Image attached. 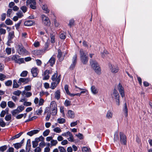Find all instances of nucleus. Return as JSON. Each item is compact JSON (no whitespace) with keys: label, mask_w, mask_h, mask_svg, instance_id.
<instances>
[{"label":"nucleus","mask_w":152,"mask_h":152,"mask_svg":"<svg viewBox=\"0 0 152 152\" xmlns=\"http://www.w3.org/2000/svg\"><path fill=\"white\" fill-rule=\"evenodd\" d=\"M56 73H55L54 74H53L51 77V80H52L53 81H55L56 78L57 77V76H58V74H57V71H56Z\"/></svg>","instance_id":"nucleus-46"},{"label":"nucleus","mask_w":152,"mask_h":152,"mask_svg":"<svg viewBox=\"0 0 152 152\" xmlns=\"http://www.w3.org/2000/svg\"><path fill=\"white\" fill-rule=\"evenodd\" d=\"M19 56L17 55H15L13 56L12 58V59L14 60L15 62L16 63H18V59Z\"/></svg>","instance_id":"nucleus-26"},{"label":"nucleus","mask_w":152,"mask_h":152,"mask_svg":"<svg viewBox=\"0 0 152 152\" xmlns=\"http://www.w3.org/2000/svg\"><path fill=\"white\" fill-rule=\"evenodd\" d=\"M30 81V78L29 77L20 78L18 81V83L21 85L22 83L24 84H27Z\"/></svg>","instance_id":"nucleus-6"},{"label":"nucleus","mask_w":152,"mask_h":152,"mask_svg":"<svg viewBox=\"0 0 152 152\" xmlns=\"http://www.w3.org/2000/svg\"><path fill=\"white\" fill-rule=\"evenodd\" d=\"M50 132V130L49 129H47L43 132V135L44 137L47 136L49 134Z\"/></svg>","instance_id":"nucleus-41"},{"label":"nucleus","mask_w":152,"mask_h":152,"mask_svg":"<svg viewBox=\"0 0 152 152\" xmlns=\"http://www.w3.org/2000/svg\"><path fill=\"white\" fill-rule=\"evenodd\" d=\"M119 138L118 133L116 132L114 135V142L117 141L119 140Z\"/></svg>","instance_id":"nucleus-36"},{"label":"nucleus","mask_w":152,"mask_h":152,"mask_svg":"<svg viewBox=\"0 0 152 152\" xmlns=\"http://www.w3.org/2000/svg\"><path fill=\"white\" fill-rule=\"evenodd\" d=\"M12 12V10L9 9L7 11V15L8 17H10V15Z\"/></svg>","instance_id":"nucleus-58"},{"label":"nucleus","mask_w":152,"mask_h":152,"mask_svg":"<svg viewBox=\"0 0 152 152\" xmlns=\"http://www.w3.org/2000/svg\"><path fill=\"white\" fill-rule=\"evenodd\" d=\"M16 15L19 18H21L23 16V13L21 10H19L18 12L16 13Z\"/></svg>","instance_id":"nucleus-34"},{"label":"nucleus","mask_w":152,"mask_h":152,"mask_svg":"<svg viewBox=\"0 0 152 152\" xmlns=\"http://www.w3.org/2000/svg\"><path fill=\"white\" fill-rule=\"evenodd\" d=\"M14 36V32L13 31L9 32L8 34V39L9 40H12Z\"/></svg>","instance_id":"nucleus-21"},{"label":"nucleus","mask_w":152,"mask_h":152,"mask_svg":"<svg viewBox=\"0 0 152 152\" xmlns=\"http://www.w3.org/2000/svg\"><path fill=\"white\" fill-rule=\"evenodd\" d=\"M12 84V81L11 80H9L5 83V84L6 86H11Z\"/></svg>","instance_id":"nucleus-35"},{"label":"nucleus","mask_w":152,"mask_h":152,"mask_svg":"<svg viewBox=\"0 0 152 152\" xmlns=\"http://www.w3.org/2000/svg\"><path fill=\"white\" fill-rule=\"evenodd\" d=\"M24 24L26 26H31L34 25L35 22L34 20H28L24 22Z\"/></svg>","instance_id":"nucleus-9"},{"label":"nucleus","mask_w":152,"mask_h":152,"mask_svg":"<svg viewBox=\"0 0 152 152\" xmlns=\"http://www.w3.org/2000/svg\"><path fill=\"white\" fill-rule=\"evenodd\" d=\"M39 131V130L38 129L33 130L27 132V134L31 137L34 134L38 133Z\"/></svg>","instance_id":"nucleus-10"},{"label":"nucleus","mask_w":152,"mask_h":152,"mask_svg":"<svg viewBox=\"0 0 152 152\" xmlns=\"http://www.w3.org/2000/svg\"><path fill=\"white\" fill-rule=\"evenodd\" d=\"M34 152H40L41 151V149L39 147L36 148L34 150Z\"/></svg>","instance_id":"nucleus-64"},{"label":"nucleus","mask_w":152,"mask_h":152,"mask_svg":"<svg viewBox=\"0 0 152 152\" xmlns=\"http://www.w3.org/2000/svg\"><path fill=\"white\" fill-rule=\"evenodd\" d=\"M37 67L32 68L31 70V73L32 74V76L34 77H36L38 75L37 72Z\"/></svg>","instance_id":"nucleus-12"},{"label":"nucleus","mask_w":152,"mask_h":152,"mask_svg":"<svg viewBox=\"0 0 152 152\" xmlns=\"http://www.w3.org/2000/svg\"><path fill=\"white\" fill-rule=\"evenodd\" d=\"M13 145L15 148L18 149L20 148L22 146L19 142H17L13 144Z\"/></svg>","instance_id":"nucleus-27"},{"label":"nucleus","mask_w":152,"mask_h":152,"mask_svg":"<svg viewBox=\"0 0 152 152\" xmlns=\"http://www.w3.org/2000/svg\"><path fill=\"white\" fill-rule=\"evenodd\" d=\"M18 111V109H16L12 111L11 112V113L13 115H14L17 113H19Z\"/></svg>","instance_id":"nucleus-55"},{"label":"nucleus","mask_w":152,"mask_h":152,"mask_svg":"<svg viewBox=\"0 0 152 152\" xmlns=\"http://www.w3.org/2000/svg\"><path fill=\"white\" fill-rule=\"evenodd\" d=\"M5 23L7 25H11L13 24V22L10 18L7 19L5 21Z\"/></svg>","instance_id":"nucleus-25"},{"label":"nucleus","mask_w":152,"mask_h":152,"mask_svg":"<svg viewBox=\"0 0 152 152\" xmlns=\"http://www.w3.org/2000/svg\"><path fill=\"white\" fill-rule=\"evenodd\" d=\"M51 145L52 146H55L58 143V142L56 140H52L51 141Z\"/></svg>","instance_id":"nucleus-51"},{"label":"nucleus","mask_w":152,"mask_h":152,"mask_svg":"<svg viewBox=\"0 0 152 152\" xmlns=\"http://www.w3.org/2000/svg\"><path fill=\"white\" fill-rule=\"evenodd\" d=\"M56 61V59L55 58L52 56L48 61L47 63H50L51 66H53V65L55 64Z\"/></svg>","instance_id":"nucleus-14"},{"label":"nucleus","mask_w":152,"mask_h":152,"mask_svg":"<svg viewBox=\"0 0 152 152\" xmlns=\"http://www.w3.org/2000/svg\"><path fill=\"white\" fill-rule=\"evenodd\" d=\"M90 64L92 68L94 70L95 72L97 74L101 73V69L97 62L95 60L90 59Z\"/></svg>","instance_id":"nucleus-1"},{"label":"nucleus","mask_w":152,"mask_h":152,"mask_svg":"<svg viewBox=\"0 0 152 152\" xmlns=\"http://www.w3.org/2000/svg\"><path fill=\"white\" fill-rule=\"evenodd\" d=\"M24 106L23 105H20L18 106L17 109H19L18 112L20 113V112H21L24 109Z\"/></svg>","instance_id":"nucleus-49"},{"label":"nucleus","mask_w":152,"mask_h":152,"mask_svg":"<svg viewBox=\"0 0 152 152\" xmlns=\"http://www.w3.org/2000/svg\"><path fill=\"white\" fill-rule=\"evenodd\" d=\"M6 33V30L3 28H0V35L5 34Z\"/></svg>","instance_id":"nucleus-63"},{"label":"nucleus","mask_w":152,"mask_h":152,"mask_svg":"<svg viewBox=\"0 0 152 152\" xmlns=\"http://www.w3.org/2000/svg\"><path fill=\"white\" fill-rule=\"evenodd\" d=\"M118 88L121 97H124L125 96L124 91L123 87L120 83H119L118 85Z\"/></svg>","instance_id":"nucleus-8"},{"label":"nucleus","mask_w":152,"mask_h":152,"mask_svg":"<svg viewBox=\"0 0 152 152\" xmlns=\"http://www.w3.org/2000/svg\"><path fill=\"white\" fill-rule=\"evenodd\" d=\"M67 116L69 118H73L75 117L74 112L71 110H69L68 111Z\"/></svg>","instance_id":"nucleus-15"},{"label":"nucleus","mask_w":152,"mask_h":152,"mask_svg":"<svg viewBox=\"0 0 152 152\" xmlns=\"http://www.w3.org/2000/svg\"><path fill=\"white\" fill-rule=\"evenodd\" d=\"M80 53L81 62L83 64H86L88 60V57L87 56V53L83 51L82 49H81L80 51Z\"/></svg>","instance_id":"nucleus-2"},{"label":"nucleus","mask_w":152,"mask_h":152,"mask_svg":"<svg viewBox=\"0 0 152 152\" xmlns=\"http://www.w3.org/2000/svg\"><path fill=\"white\" fill-rule=\"evenodd\" d=\"M120 140L121 144L126 145L127 143V138L125 134L122 132H120Z\"/></svg>","instance_id":"nucleus-4"},{"label":"nucleus","mask_w":152,"mask_h":152,"mask_svg":"<svg viewBox=\"0 0 152 152\" xmlns=\"http://www.w3.org/2000/svg\"><path fill=\"white\" fill-rule=\"evenodd\" d=\"M11 115L10 114L6 115L5 117V119L6 121H8L10 120L11 119Z\"/></svg>","instance_id":"nucleus-44"},{"label":"nucleus","mask_w":152,"mask_h":152,"mask_svg":"<svg viewBox=\"0 0 152 152\" xmlns=\"http://www.w3.org/2000/svg\"><path fill=\"white\" fill-rule=\"evenodd\" d=\"M42 9L45 13H48L50 12V10L48 9V7L46 4L43 5L42 6Z\"/></svg>","instance_id":"nucleus-19"},{"label":"nucleus","mask_w":152,"mask_h":152,"mask_svg":"<svg viewBox=\"0 0 152 152\" xmlns=\"http://www.w3.org/2000/svg\"><path fill=\"white\" fill-rule=\"evenodd\" d=\"M77 60V55L75 54L73 57L72 59V63L76 64Z\"/></svg>","instance_id":"nucleus-20"},{"label":"nucleus","mask_w":152,"mask_h":152,"mask_svg":"<svg viewBox=\"0 0 152 152\" xmlns=\"http://www.w3.org/2000/svg\"><path fill=\"white\" fill-rule=\"evenodd\" d=\"M59 37L61 39H64L66 38V35L63 33H61L59 35Z\"/></svg>","instance_id":"nucleus-53"},{"label":"nucleus","mask_w":152,"mask_h":152,"mask_svg":"<svg viewBox=\"0 0 152 152\" xmlns=\"http://www.w3.org/2000/svg\"><path fill=\"white\" fill-rule=\"evenodd\" d=\"M33 53L35 55L39 56L43 53L42 50H36L33 51Z\"/></svg>","instance_id":"nucleus-13"},{"label":"nucleus","mask_w":152,"mask_h":152,"mask_svg":"<svg viewBox=\"0 0 152 152\" xmlns=\"http://www.w3.org/2000/svg\"><path fill=\"white\" fill-rule=\"evenodd\" d=\"M36 3L35 0H27L26 1V4L27 5H28L31 4Z\"/></svg>","instance_id":"nucleus-50"},{"label":"nucleus","mask_w":152,"mask_h":152,"mask_svg":"<svg viewBox=\"0 0 152 152\" xmlns=\"http://www.w3.org/2000/svg\"><path fill=\"white\" fill-rule=\"evenodd\" d=\"M58 148L60 152H66V149L63 147L59 146Z\"/></svg>","instance_id":"nucleus-54"},{"label":"nucleus","mask_w":152,"mask_h":152,"mask_svg":"<svg viewBox=\"0 0 152 152\" xmlns=\"http://www.w3.org/2000/svg\"><path fill=\"white\" fill-rule=\"evenodd\" d=\"M21 93V91L19 90L15 91L13 92V94L15 95L19 96Z\"/></svg>","instance_id":"nucleus-38"},{"label":"nucleus","mask_w":152,"mask_h":152,"mask_svg":"<svg viewBox=\"0 0 152 152\" xmlns=\"http://www.w3.org/2000/svg\"><path fill=\"white\" fill-rule=\"evenodd\" d=\"M112 113L110 112V110H108L107 112V113L106 114L107 117L109 119L112 118Z\"/></svg>","instance_id":"nucleus-43"},{"label":"nucleus","mask_w":152,"mask_h":152,"mask_svg":"<svg viewBox=\"0 0 152 152\" xmlns=\"http://www.w3.org/2000/svg\"><path fill=\"white\" fill-rule=\"evenodd\" d=\"M55 97L57 100H58L60 98V92L59 90H57L55 93Z\"/></svg>","instance_id":"nucleus-17"},{"label":"nucleus","mask_w":152,"mask_h":152,"mask_svg":"<svg viewBox=\"0 0 152 152\" xmlns=\"http://www.w3.org/2000/svg\"><path fill=\"white\" fill-rule=\"evenodd\" d=\"M51 113H48L45 119L47 121H49L51 117Z\"/></svg>","instance_id":"nucleus-60"},{"label":"nucleus","mask_w":152,"mask_h":152,"mask_svg":"<svg viewBox=\"0 0 152 152\" xmlns=\"http://www.w3.org/2000/svg\"><path fill=\"white\" fill-rule=\"evenodd\" d=\"M42 18L43 23L45 25L48 26L50 25V23L48 17L44 15H42Z\"/></svg>","instance_id":"nucleus-5"},{"label":"nucleus","mask_w":152,"mask_h":152,"mask_svg":"<svg viewBox=\"0 0 152 152\" xmlns=\"http://www.w3.org/2000/svg\"><path fill=\"white\" fill-rule=\"evenodd\" d=\"M71 102L67 99H66L65 101L64 104L65 106L68 107L70 105Z\"/></svg>","instance_id":"nucleus-42"},{"label":"nucleus","mask_w":152,"mask_h":152,"mask_svg":"<svg viewBox=\"0 0 152 152\" xmlns=\"http://www.w3.org/2000/svg\"><path fill=\"white\" fill-rule=\"evenodd\" d=\"M17 80L15 79L13 80V88H18L20 84H18Z\"/></svg>","instance_id":"nucleus-22"},{"label":"nucleus","mask_w":152,"mask_h":152,"mask_svg":"<svg viewBox=\"0 0 152 152\" xmlns=\"http://www.w3.org/2000/svg\"><path fill=\"white\" fill-rule=\"evenodd\" d=\"M64 88L65 91L66 92V93L67 94H68L70 92L68 89V85H66L64 87Z\"/></svg>","instance_id":"nucleus-56"},{"label":"nucleus","mask_w":152,"mask_h":152,"mask_svg":"<svg viewBox=\"0 0 152 152\" xmlns=\"http://www.w3.org/2000/svg\"><path fill=\"white\" fill-rule=\"evenodd\" d=\"M30 5V7L33 10H35L37 8L36 6V3H34L31 4Z\"/></svg>","instance_id":"nucleus-31"},{"label":"nucleus","mask_w":152,"mask_h":152,"mask_svg":"<svg viewBox=\"0 0 152 152\" xmlns=\"http://www.w3.org/2000/svg\"><path fill=\"white\" fill-rule=\"evenodd\" d=\"M51 114H52V115L54 116L57 114V109H51Z\"/></svg>","instance_id":"nucleus-39"},{"label":"nucleus","mask_w":152,"mask_h":152,"mask_svg":"<svg viewBox=\"0 0 152 152\" xmlns=\"http://www.w3.org/2000/svg\"><path fill=\"white\" fill-rule=\"evenodd\" d=\"M51 109H57V105L56 102L55 101H52L51 102L50 107H49Z\"/></svg>","instance_id":"nucleus-16"},{"label":"nucleus","mask_w":152,"mask_h":152,"mask_svg":"<svg viewBox=\"0 0 152 152\" xmlns=\"http://www.w3.org/2000/svg\"><path fill=\"white\" fill-rule=\"evenodd\" d=\"M54 132L57 133H59L61 132V130L58 127H56L54 128L53 129Z\"/></svg>","instance_id":"nucleus-48"},{"label":"nucleus","mask_w":152,"mask_h":152,"mask_svg":"<svg viewBox=\"0 0 152 152\" xmlns=\"http://www.w3.org/2000/svg\"><path fill=\"white\" fill-rule=\"evenodd\" d=\"M6 125L5 123L3 121L2 118H0V126L1 127H4Z\"/></svg>","instance_id":"nucleus-37"},{"label":"nucleus","mask_w":152,"mask_h":152,"mask_svg":"<svg viewBox=\"0 0 152 152\" xmlns=\"http://www.w3.org/2000/svg\"><path fill=\"white\" fill-rule=\"evenodd\" d=\"M21 22L22 20H20L18 22L17 24H15V26L16 29L18 30L19 29L21 23Z\"/></svg>","instance_id":"nucleus-52"},{"label":"nucleus","mask_w":152,"mask_h":152,"mask_svg":"<svg viewBox=\"0 0 152 152\" xmlns=\"http://www.w3.org/2000/svg\"><path fill=\"white\" fill-rule=\"evenodd\" d=\"M28 72L27 71H23L20 74V76L21 77H25L27 76Z\"/></svg>","instance_id":"nucleus-30"},{"label":"nucleus","mask_w":152,"mask_h":152,"mask_svg":"<svg viewBox=\"0 0 152 152\" xmlns=\"http://www.w3.org/2000/svg\"><path fill=\"white\" fill-rule=\"evenodd\" d=\"M51 42L52 43H54L55 42V36L53 34L50 35Z\"/></svg>","instance_id":"nucleus-61"},{"label":"nucleus","mask_w":152,"mask_h":152,"mask_svg":"<svg viewBox=\"0 0 152 152\" xmlns=\"http://www.w3.org/2000/svg\"><path fill=\"white\" fill-rule=\"evenodd\" d=\"M6 77V76L2 73H0V80L3 81L4 80V78Z\"/></svg>","instance_id":"nucleus-59"},{"label":"nucleus","mask_w":152,"mask_h":152,"mask_svg":"<svg viewBox=\"0 0 152 152\" xmlns=\"http://www.w3.org/2000/svg\"><path fill=\"white\" fill-rule=\"evenodd\" d=\"M91 92L93 94H95L98 92V91H97L95 86H91Z\"/></svg>","instance_id":"nucleus-23"},{"label":"nucleus","mask_w":152,"mask_h":152,"mask_svg":"<svg viewBox=\"0 0 152 152\" xmlns=\"http://www.w3.org/2000/svg\"><path fill=\"white\" fill-rule=\"evenodd\" d=\"M124 108L123 109V111L125 113V116L126 117L128 116V108L126 105V103H125L124 104Z\"/></svg>","instance_id":"nucleus-18"},{"label":"nucleus","mask_w":152,"mask_h":152,"mask_svg":"<svg viewBox=\"0 0 152 152\" xmlns=\"http://www.w3.org/2000/svg\"><path fill=\"white\" fill-rule=\"evenodd\" d=\"M58 54L57 57L58 58L59 61H62L64 59V57H62V52L60 49H59L58 50Z\"/></svg>","instance_id":"nucleus-11"},{"label":"nucleus","mask_w":152,"mask_h":152,"mask_svg":"<svg viewBox=\"0 0 152 152\" xmlns=\"http://www.w3.org/2000/svg\"><path fill=\"white\" fill-rule=\"evenodd\" d=\"M7 148V145H5L0 147V151L3 152L5 151Z\"/></svg>","instance_id":"nucleus-45"},{"label":"nucleus","mask_w":152,"mask_h":152,"mask_svg":"<svg viewBox=\"0 0 152 152\" xmlns=\"http://www.w3.org/2000/svg\"><path fill=\"white\" fill-rule=\"evenodd\" d=\"M6 52L8 55H10L11 53V48H7L6 49Z\"/></svg>","instance_id":"nucleus-57"},{"label":"nucleus","mask_w":152,"mask_h":152,"mask_svg":"<svg viewBox=\"0 0 152 152\" xmlns=\"http://www.w3.org/2000/svg\"><path fill=\"white\" fill-rule=\"evenodd\" d=\"M57 121L60 124H63L65 122V119L64 118H58L57 119Z\"/></svg>","instance_id":"nucleus-29"},{"label":"nucleus","mask_w":152,"mask_h":152,"mask_svg":"<svg viewBox=\"0 0 152 152\" xmlns=\"http://www.w3.org/2000/svg\"><path fill=\"white\" fill-rule=\"evenodd\" d=\"M74 20L73 19H72L69 20V22L68 25L70 28H71L74 25Z\"/></svg>","instance_id":"nucleus-33"},{"label":"nucleus","mask_w":152,"mask_h":152,"mask_svg":"<svg viewBox=\"0 0 152 152\" xmlns=\"http://www.w3.org/2000/svg\"><path fill=\"white\" fill-rule=\"evenodd\" d=\"M57 84L56 82H53L51 83L50 88L52 89H54L56 87Z\"/></svg>","instance_id":"nucleus-32"},{"label":"nucleus","mask_w":152,"mask_h":152,"mask_svg":"<svg viewBox=\"0 0 152 152\" xmlns=\"http://www.w3.org/2000/svg\"><path fill=\"white\" fill-rule=\"evenodd\" d=\"M7 106V103L6 102L3 101H2L0 104V107L2 108H5Z\"/></svg>","instance_id":"nucleus-40"},{"label":"nucleus","mask_w":152,"mask_h":152,"mask_svg":"<svg viewBox=\"0 0 152 152\" xmlns=\"http://www.w3.org/2000/svg\"><path fill=\"white\" fill-rule=\"evenodd\" d=\"M7 105L10 108H13L15 105V104L12 102L9 101L8 102Z\"/></svg>","instance_id":"nucleus-28"},{"label":"nucleus","mask_w":152,"mask_h":152,"mask_svg":"<svg viewBox=\"0 0 152 152\" xmlns=\"http://www.w3.org/2000/svg\"><path fill=\"white\" fill-rule=\"evenodd\" d=\"M23 104L24 106H31V102L25 101Z\"/></svg>","instance_id":"nucleus-62"},{"label":"nucleus","mask_w":152,"mask_h":152,"mask_svg":"<svg viewBox=\"0 0 152 152\" xmlns=\"http://www.w3.org/2000/svg\"><path fill=\"white\" fill-rule=\"evenodd\" d=\"M110 69L112 73H115L118 72L119 68L117 66L112 65L110 64L109 66H110Z\"/></svg>","instance_id":"nucleus-7"},{"label":"nucleus","mask_w":152,"mask_h":152,"mask_svg":"<svg viewBox=\"0 0 152 152\" xmlns=\"http://www.w3.org/2000/svg\"><path fill=\"white\" fill-rule=\"evenodd\" d=\"M16 48L18 50V53L20 55H23L26 53L27 52L26 50L21 44H19L17 45Z\"/></svg>","instance_id":"nucleus-3"},{"label":"nucleus","mask_w":152,"mask_h":152,"mask_svg":"<svg viewBox=\"0 0 152 152\" xmlns=\"http://www.w3.org/2000/svg\"><path fill=\"white\" fill-rule=\"evenodd\" d=\"M82 150L83 152H91L90 149L86 146L83 147Z\"/></svg>","instance_id":"nucleus-24"},{"label":"nucleus","mask_w":152,"mask_h":152,"mask_svg":"<svg viewBox=\"0 0 152 152\" xmlns=\"http://www.w3.org/2000/svg\"><path fill=\"white\" fill-rule=\"evenodd\" d=\"M20 9L24 13L26 12L27 11V8L25 6H22L20 7Z\"/></svg>","instance_id":"nucleus-47"}]
</instances>
